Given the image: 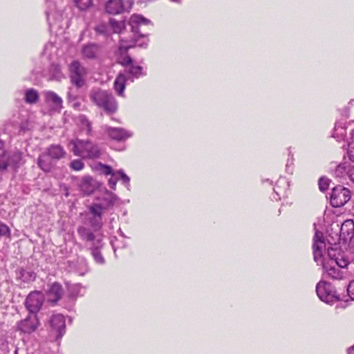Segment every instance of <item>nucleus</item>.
Masks as SVG:
<instances>
[{
	"instance_id": "17",
	"label": "nucleus",
	"mask_w": 354,
	"mask_h": 354,
	"mask_svg": "<svg viewBox=\"0 0 354 354\" xmlns=\"http://www.w3.org/2000/svg\"><path fill=\"white\" fill-rule=\"evenodd\" d=\"M96 200L99 201L100 204L106 209L113 207L119 198L112 192L105 189L103 194L101 196H97Z\"/></svg>"
},
{
	"instance_id": "21",
	"label": "nucleus",
	"mask_w": 354,
	"mask_h": 354,
	"mask_svg": "<svg viewBox=\"0 0 354 354\" xmlns=\"http://www.w3.org/2000/svg\"><path fill=\"white\" fill-rule=\"evenodd\" d=\"M37 164L38 167L45 173L50 172L55 165L53 160L47 154L46 151L39 156L37 160Z\"/></svg>"
},
{
	"instance_id": "9",
	"label": "nucleus",
	"mask_w": 354,
	"mask_h": 354,
	"mask_svg": "<svg viewBox=\"0 0 354 354\" xmlns=\"http://www.w3.org/2000/svg\"><path fill=\"white\" fill-rule=\"evenodd\" d=\"M44 304V296L39 291L30 292L26 297L25 301L26 308L28 310L29 314L32 315H37Z\"/></svg>"
},
{
	"instance_id": "39",
	"label": "nucleus",
	"mask_w": 354,
	"mask_h": 354,
	"mask_svg": "<svg viewBox=\"0 0 354 354\" xmlns=\"http://www.w3.org/2000/svg\"><path fill=\"white\" fill-rule=\"evenodd\" d=\"M95 30L97 34L102 35L104 36H107L110 33L109 27L106 24H103V23L100 24L97 26H96L95 28Z\"/></svg>"
},
{
	"instance_id": "18",
	"label": "nucleus",
	"mask_w": 354,
	"mask_h": 354,
	"mask_svg": "<svg viewBox=\"0 0 354 354\" xmlns=\"http://www.w3.org/2000/svg\"><path fill=\"white\" fill-rule=\"evenodd\" d=\"M98 187V182L91 176H84L80 184V189L85 195L91 194Z\"/></svg>"
},
{
	"instance_id": "3",
	"label": "nucleus",
	"mask_w": 354,
	"mask_h": 354,
	"mask_svg": "<svg viewBox=\"0 0 354 354\" xmlns=\"http://www.w3.org/2000/svg\"><path fill=\"white\" fill-rule=\"evenodd\" d=\"M69 146L71 147V151L75 156L82 158L95 159L100 158L102 153L99 145L88 139L71 140Z\"/></svg>"
},
{
	"instance_id": "30",
	"label": "nucleus",
	"mask_w": 354,
	"mask_h": 354,
	"mask_svg": "<svg viewBox=\"0 0 354 354\" xmlns=\"http://www.w3.org/2000/svg\"><path fill=\"white\" fill-rule=\"evenodd\" d=\"M17 278L21 279L24 283H30L35 280L37 274L30 270L25 268H20L17 271Z\"/></svg>"
},
{
	"instance_id": "14",
	"label": "nucleus",
	"mask_w": 354,
	"mask_h": 354,
	"mask_svg": "<svg viewBox=\"0 0 354 354\" xmlns=\"http://www.w3.org/2000/svg\"><path fill=\"white\" fill-rule=\"evenodd\" d=\"M48 3V8L46 11L47 21L50 26H51L56 21H59L62 19V12L57 10L56 5L53 1L46 0Z\"/></svg>"
},
{
	"instance_id": "8",
	"label": "nucleus",
	"mask_w": 354,
	"mask_h": 354,
	"mask_svg": "<svg viewBox=\"0 0 354 354\" xmlns=\"http://www.w3.org/2000/svg\"><path fill=\"white\" fill-rule=\"evenodd\" d=\"M69 71L71 82L77 88L82 87L85 84L86 69L78 61H74L70 64Z\"/></svg>"
},
{
	"instance_id": "54",
	"label": "nucleus",
	"mask_w": 354,
	"mask_h": 354,
	"mask_svg": "<svg viewBox=\"0 0 354 354\" xmlns=\"http://www.w3.org/2000/svg\"><path fill=\"white\" fill-rule=\"evenodd\" d=\"M171 1L179 3L181 0H171Z\"/></svg>"
},
{
	"instance_id": "52",
	"label": "nucleus",
	"mask_w": 354,
	"mask_h": 354,
	"mask_svg": "<svg viewBox=\"0 0 354 354\" xmlns=\"http://www.w3.org/2000/svg\"><path fill=\"white\" fill-rule=\"evenodd\" d=\"M344 115L347 118L348 116V109H346L345 110V113H344Z\"/></svg>"
},
{
	"instance_id": "42",
	"label": "nucleus",
	"mask_w": 354,
	"mask_h": 354,
	"mask_svg": "<svg viewBox=\"0 0 354 354\" xmlns=\"http://www.w3.org/2000/svg\"><path fill=\"white\" fill-rule=\"evenodd\" d=\"M118 63L123 66L124 68H127V66L133 64V59L129 55H125L124 56L120 57Z\"/></svg>"
},
{
	"instance_id": "22",
	"label": "nucleus",
	"mask_w": 354,
	"mask_h": 354,
	"mask_svg": "<svg viewBox=\"0 0 354 354\" xmlns=\"http://www.w3.org/2000/svg\"><path fill=\"white\" fill-rule=\"evenodd\" d=\"M105 9L111 15L121 14L124 11V0H109Z\"/></svg>"
},
{
	"instance_id": "12",
	"label": "nucleus",
	"mask_w": 354,
	"mask_h": 354,
	"mask_svg": "<svg viewBox=\"0 0 354 354\" xmlns=\"http://www.w3.org/2000/svg\"><path fill=\"white\" fill-rule=\"evenodd\" d=\"M64 295V289L62 286L58 282H53L48 285V289L46 291L48 301L52 305H55L62 298Z\"/></svg>"
},
{
	"instance_id": "32",
	"label": "nucleus",
	"mask_w": 354,
	"mask_h": 354,
	"mask_svg": "<svg viewBox=\"0 0 354 354\" xmlns=\"http://www.w3.org/2000/svg\"><path fill=\"white\" fill-rule=\"evenodd\" d=\"M39 93L34 88H28L24 92V100L28 104H35L39 100Z\"/></svg>"
},
{
	"instance_id": "37",
	"label": "nucleus",
	"mask_w": 354,
	"mask_h": 354,
	"mask_svg": "<svg viewBox=\"0 0 354 354\" xmlns=\"http://www.w3.org/2000/svg\"><path fill=\"white\" fill-rule=\"evenodd\" d=\"M348 167L346 165V163L339 164L336 167L334 171V174L337 178H342L345 174H347Z\"/></svg>"
},
{
	"instance_id": "4",
	"label": "nucleus",
	"mask_w": 354,
	"mask_h": 354,
	"mask_svg": "<svg viewBox=\"0 0 354 354\" xmlns=\"http://www.w3.org/2000/svg\"><path fill=\"white\" fill-rule=\"evenodd\" d=\"M90 99L97 107L111 114L116 111L117 102L113 95L100 88L93 89L90 93Z\"/></svg>"
},
{
	"instance_id": "11",
	"label": "nucleus",
	"mask_w": 354,
	"mask_h": 354,
	"mask_svg": "<svg viewBox=\"0 0 354 354\" xmlns=\"http://www.w3.org/2000/svg\"><path fill=\"white\" fill-rule=\"evenodd\" d=\"M102 129L109 138L118 142L124 141L133 136L131 131L123 128L104 125Z\"/></svg>"
},
{
	"instance_id": "53",
	"label": "nucleus",
	"mask_w": 354,
	"mask_h": 354,
	"mask_svg": "<svg viewBox=\"0 0 354 354\" xmlns=\"http://www.w3.org/2000/svg\"><path fill=\"white\" fill-rule=\"evenodd\" d=\"M73 288L76 290V289L79 288V286L78 285H74V286H73Z\"/></svg>"
},
{
	"instance_id": "46",
	"label": "nucleus",
	"mask_w": 354,
	"mask_h": 354,
	"mask_svg": "<svg viewBox=\"0 0 354 354\" xmlns=\"http://www.w3.org/2000/svg\"><path fill=\"white\" fill-rule=\"evenodd\" d=\"M98 166L100 168L101 173L104 175L113 176V174L115 173V171H113L112 167L109 165H104L100 162Z\"/></svg>"
},
{
	"instance_id": "10",
	"label": "nucleus",
	"mask_w": 354,
	"mask_h": 354,
	"mask_svg": "<svg viewBox=\"0 0 354 354\" xmlns=\"http://www.w3.org/2000/svg\"><path fill=\"white\" fill-rule=\"evenodd\" d=\"M40 323L37 315H28L25 319L17 324L18 330L23 333L30 334L35 332L39 326Z\"/></svg>"
},
{
	"instance_id": "44",
	"label": "nucleus",
	"mask_w": 354,
	"mask_h": 354,
	"mask_svg": "<svg viewBox=\"0 0 354 354\" xmlns=\"http://www.w3.org/2000/svg\"><path fill=\"white\" fill-rule=\"evenodd\" d=\"M77 7L81 10H86L92 4V0H75Z\"/></svg>"
},
{
	"instance_id": "48",
	"label": "nucleus",
	"mask_w": 354,
	"mask_h": 354,
	"mask_svg": "<svg viewBox=\"0 0 354 354\" xmlns=\"http://www.w3.org/2000/svg\"><path fill=\"white\" fill-rule=\"evenodd\" d=\"M120 180L118 176H112L111 178H109L108 181V185L113 190L116 189L117 181Z\"/></svg>"
},
{
	"instance_id": "45",
	"label": "nucleus",
	"mask_w": 354,
	"mask_h": 354,
	"mask_svg": "<svg viewBox=\"0 0 354 354\" xmlns=\"http://www.w3.org/2000/svg\"><path fill=\"white\" fill-rule=\"evenodd\" d=\"M338 253H340V252L337 250V247H335V248L331 247V248H328L327 254L330 259V260L328 261L330 263H332V262L334 261L336 259V258L338 257Z\"/></svg>"
},
{
	"instance_id": "34",
	"label": "nucleus",
	"mask_w": 354,
	"mask_h": 354,
	"mask_svg": "<svg viewBox=\"0 0 354 354\" xmlns=\"http://www.w3.org/2000/svg\"><path fill=\"white\" fill-rule=\"evenodd\" d=\"M113 176H118L120 180H122V183L126 186V187L129 190L130 189V178L124 172L122 169L116 171L115 173L113 174Z\"/></svg>"
},
{
	"instance_id": "19",
	"label": "nucleus",
	"mask_w": 354,
	"mask_h": 354,
	"mask_svg": "<svg viewBox=\"0 0 354 354\" xmlns=\"http://www.w3.org/2000/svg\"><path fill=\"white\" fill-rule=\"evenodd\" d=\"M347 153L349 159L354 162V129L350 133V138L348 140ZM347 175L350 180L354 183V165L348 167Z\"/></svg>"
},
{
	"instance_id": "2",
	"label": "nucleus",
	"mask_w": 354,
	"mask_h": 354,
	"mask_svg": "<svg viewBox=\"0 0 354 354\" xmlns=\"http://www.w3.org/2000/svg\"><path fill=\"white\" fill-rule=\"evenodd\" d=\"M129 24L133 32L132 42L133 44L124 47L125 48L133 46L146 48L149 42V33L146 31L145 28L152 26L151 21L141 15L134 14L131 16Z\"/></svg>"
},
{
	"instance_id": "29",
	"label": "nucleus",
	"mask_w": 354,
	"mask_h": 354,
	"mask_svg": "<svg viewBox=\"0 0 354 354\" xmlns=\"http://www.w3.org/2000/svg\"><path fill=\"white\" fill-rule=\"evenodd\" d=\"M128 81V77H127V75L124 73L120 72L114 81V89L118 95H123L126 84Z\"/></svg>"
},
{
	"instance_id": "33",
	"label": "nucleus",
	"mask_w": 354,
	"mask_h": 354,
	"mask_svg": "<svg viewBox=\"0 0 354 354\" xmlns=\"http://www.w3.org/2000/svg\"><path fill=\"white\" fill-rule=\"evenodd\" d=\"M280 185H285L286 187L288 183L284 178L280 179L277 182L275 187L273 188L274 195L272 196V199L276 201L279 200L281 196L285 194V192L281 189Z\"/></svg>"
},
{
	"instance_id": "50",
	"label": "nucleus",
	"mask_w": 354,
	"mask_h": 354,
	"mask_svg": "<svg viewBox=\"0 0 354 354\" xmlns=\"http://www.w3.org/2000/svg\"><path fill=\"white\" fill-rule=\"evenodd\" d=\"M19 131H21V132H25L26 131H27L28 129V124L26 123V124H21L20 125V127H19Z\"/></svg>"
},
{
	"instance_id": "43",
	"label": "nucleus",
	"mask_w": 354,
	"mask_h": 354,
	"mask_svg": "<svg viewBox=\"0 0 354 354\" xmlns=\"http://www.w3.org/2000/svg\"><path fill=\"white\" fill-rule=\"evenodd\" d=\"M330 180L325 176H322L319 179L318 185L321 192H324L328 189L330 185Z\"/></svg>"
},
{
	"instance_id": "1",
	"label": "nucleus",
	"mask_w": 354,
	"mask_h": 354,
	"mask_svg": "<svg viewBox=\"0 0 354 354\" xmlns=\"http://www.w3.org/2000/svg\"><path fill=\"white\" fill-rule=\"evenodd\" d=\"M314 227L315 232L313 237V249L315 261L317 264L320 263L322 265L323 269L328 277L336 280L346 279L347 277L346 272L342 271L334 264L325 261L326 260L323 257V249L326 247L324 234L322 232L316 230L315 224H314Z\"/></svg>"
},
{
	"instance_id": "40",
	"label": "nucleus",
	"mask_w": 354,
	"mask_h": 354,
	"mask_svg": "<svg viewBox=\"0 0 354 354\" xmlns=\"http://www.w3.org/2000/svg\"><path fill=\"white\" fill-rule=\"evenodd\" d=\"M11 236V230L10 227L0 221V238L1 237H7L10 238Z\"/></svg>"
},
{
	"instance_id": "5",
	"label": "nucleus",
	"mask_w": 354,
	"mask_h": 354,
	"mask_svg": "<svg viewBox=\"0 0 354 354\" xmlns=\"http://www.w3.org/2000/svg\"><path fill=\"white\" fill-rule=\"evenodd\" d=\"M23 153L19 151L7 153L4 149V142L0 140V171L3 172L8 168L12 167L17 169L19 167L22 161Z\"/></svg>"
},
{
	"instance_id": "35",
	"label": "nucleus",
	"mask_w": 354,
	"mask_h": 354,
	"mask_svg": "<svg viewBox=\"0 0 354 354\" xmlns=\"http://www.w3.org/2000/svg\"><path fill=\"white\" fill-rule=\"evenodd\" d=\"M109 22L115 33H120L124 28V23L122 21H116L114 19H111Z\"/></svg>"
},
{
	"instance_id": "20",
	"label": "nucleus",
	"mask_w": 354,
	"mask_h": 354,
	"mask_svg": "<svg viewBox=\"0 0 354 354\" xmlns=\"http://www.w3.org/2000/svg\"><path fill=\"white\" fill-rule=\"evenodd\" d=\"M77 124L80 132L87 136H93L92 122L84 115H80L77 119Z\"/></svg>"
},
{
	"instance_id": "56",
	"label": "nucleus",
	"mask_w": 354,
	"mask_h": 354,
	"mask_svg": "<svg viewBox=\"0 0 354 354\" xmlns=\"http://www.w3.org/2000/svg\"><path fill=\"white\" fill-rule=\"evenodd\" d=\"M121 235L124 237V234L121 232Z\"/></svg>"
},
{
	"instance_id": "7",
	"label": "nucleus",
	"mask_w": 354,
	"mask_h": 354,
	"mask_svg": "<svg viewBox=\"0 0 354 354\" xmlns=\"http://www.w3.org/2000/svg\"><path fill=\"white\" fill-rule=\"evenodd\" d=\"M351 195L348 189L337 185L333 188L330 194V204L333 207H339L344 205L350 199Z\"/></svg>"
},
{
	"instance_id": "15",
	"label": "nucleus",
	"mask_w": 354,
	"mask_h": 354,
	"mask_svg": "<svg viewBox=\"0 0 354 354\" xmlns=\"http://www.w3.org/2000/svg\"><path fill=\"white\" fill-rule=\"evenodd\" d=\"M354 235V222L351 219L346 220L341 225L339 230V239L346 243Z\"/></svg>"
},
{
	"instance_id": "47",
	"label": "nucleus",
	"mask_w": 354,
	"mask_h": 354,
	"mask_svg": "<svg viewBox=\"0 0 354 354\" xmlns=\"http://www.w3.org/2000/svg\"><path fill=\"white\" fill-rule=\"evenodd\" d=\"M111 244L113 249L114 253L116 252L117 249L125 248L127 245L125 243H123L122 241L120 242L115 237L114 238V239H112L111 241Z\"/></svg>"
},
{
	"instance_id": "26",
	"label": "nucleus",
	"mask_w": 354,
	"mask_h": 354,
	"mask_svg": "<svg viewBox=\"0 0 354 354\" xmlns=\"http://www.w3.org/2000/svg\"><path fill=\"white\" fill-rule=\"evenodd\" d=\"M46 152L53 160H60L66 154L64 148L58 145H51L46 149Z\"/></svg>"
},
{
	"instance_id": "24",
	"label": "nucleus",
	"mask_w": 354,
	"mask_h": 354,
	"mask_svg": "<svg viewBox=\"0 0 354 354\" xmlns=\"http://www.w3.org/2000/svg\"><path fill=\"white\" fill-rule=\"evenodd\" d=\"M103 247L102 239H97L96 242L91 246L90 250L91 254L97 263L103 265L105 263V259L103 257L100 249Z\"/></svg>"
},
{
	"instance_id": "41",
	"label": "nucleus",
	"mask_w": 354,
	"mask_h": 354,
	"mask_svg": "<svg viewBox=\"0 0 354 354\" xmlns=\"http://www.w3.org/2000/svg\"><path fill=\"white\" fill-rule=\"evenodd\" d=\"M84 167V163L80 159L73 160L70 162V168L74 171H81Z\"/></svg>"
},
{
	"instance_id": "38",
	"label": "nucleus",
	"mask_w": 354,
	"mask_h": 354,
	"mask_svg": "<svg viewBox=\"0 0 354 354\" xmlns=\"http://www.w3.org/2000/svg\"><path fill=\"white\" fill-rule=\"evenodd\" d=\"M332 263L340 269L346 268L348 264V261L340 253H338V257Z\"/></svg>"
},
{
	"instance_id": "49",
	"label": "nucleus",
	"mask_w": 354,
	"mask_h": 354,
	"mask_svg": "<svg viewBox=\"0 0 354 354\" xmlns=\"http://www.w3.org/2000/svg\"><path fill=\"white\" fill-rule=\"evenodd\" d=\"M292 165H293V158H292V156H291L290 158H288V161H287V164H286V170H287L288 172H289L288 171L289 167L290 166H292Z\"/></svg>"
},
{
	"instance_id": "31",
	"label": "nucleus",
	"mask_w": 354,
	"mask_h": 354,
	"mask_svg": "<svg viewBox=\"0 0 354 354\" xmlns=\"http://www.w3.org/2000/svg\"><path fill=\"white\" fill-rule=\"evenodd\" d=\"M346 133V127L345 122H337L335 124V127L333 129V137L337 140V141L340 142L342 140H344Z\"/></svg>"
},
{
	"instance_id": "28",
	"label": "nucleus",
	"mask_w": 354,
	"mask_h": 354,
	"mask_svg": "<svg viewBox=\"0 0 354 354\" xmlns=\"http://www.w3.org/2000/svg\"><path fill=\"white\" fill-rule=\"evenodd\" d=\"M77 232L83 241L86 242H91V245L93 243L96 242L97 239H101L100 238H96L91 230L84 226H80L77 228Z\"/></svg>"
},
{
	"instance_id": "36",
	"label": "nucleus",
	"mask_w": 354,
	"mask_h": 354,
	"mask_svg": "<svg viewBox=\"0 0 354 354\" xmlns=\"http://www.w3.org/2000/svg\"><path fill=\"white\" fill-rule=\"evenodd\" d=\"M347 295L343 296V300L346 302L348 301H354V280L350 281L347 285Z\"/></svg>"
},
{
	"instance_id": "25",
	"label": "nucleus",
	"mask_w": 354,
	"mask_h": 354,
	"mask_svg": "<svg viewBox=\"0 0 354 354\" xmlns=\"http://www.w3.org/2000/svg\"><path fill=\"white\" fill-rule=\"evenodd\" d=\"M45 102L54 109H60L62 107V100L53 91L44 92Z\"/></svg>"
},
{
	"instance_id": "51",
	"label": "nucleus",
	"mask_w": 354,
	"mask_h": 354,
	"mask_svg": "<svg viewBox=\"0 0 354 354\" xmlns=\"http://www.w3.org/2000/svg\"><path fill=\"white\" fill-rule=\"evenodd\" d=\"M348 354H354V345L349 348H348Z\"/></svg>"
},
{
	"instance_id": "6",
	"label": "nucleus",
	"mask_w": 354,
	"mask_h": 354,
	"mask_svg": "<svg viewBox=\"0 0 354 354\" xmlns=\"http://www.w3.org/2000/svg\"><path fill=\"white\" fill-rule=\"evenodd\" d=\"M316 292L320 300L328 304L343 300V298H340V296L337 294L335 287L325 281H320L317 283Z\"/></svg>"
},
{
	"instance_id": "13",
	"label": "nucleus",
	"mask_w": 354,
	"mask_h": 354,
	"mask_svg": "<svg viewBox=\"0 0 354 354\" xmlns=\"http://www.w3.org/2000/svg\"><path fill=\"white\" fill-rule=\"evenodd\" d=\"M49 323L51 328L57 333L56 339H61L66 333L65 317L61 314L53 315Z\"/></svg>"
},
{
	"instance_id": "27",
	"label": "nucleus",
	"mask_w": 354,
	"mask_h": 354,
	"mask_svg": "<svg viewBox=\"0 0 354 354\" xmlns=\"http://www.w3.org/2000/svg\"><path fill=\"white\" fill-rule=\"evenodd\" d=\"M99 53V45L90 43L84 45L82 48V54L84 58L86 59H95Z\"/></svg>"
},
{
	"instance_id": "23",
	"label": "nucleus",
	"mask_w": 354,
	"mask_h": 354,
	"mask_svg": "<svg viewBox=\"0 0 354 354\" xmlns=\"http://www.w3.org/2000/svg\"><path fill=\"white\" fill-rule=\"evenodd\" d=\"M89 212L95 218V222H91L93 227H101L102 226V216L104 207L100 203H93L88 208Z\"/></svg>"
},
{
	"instance_id": "55",
	"label": "nucleus",
	"mask_w": 354,
	"mask_h": 354,
	"mask_svg": "<svg viewBox=\"0 0 354 354\" xmlns=\"http://www.w3.org/2000/svg\"><path fill=\"white\" fill-rule=\"evenodd\" d=\"M68 95L69 97H71V91L68 92Z\"/></svg>"
},
{
	"instance_id": "16",
	"label": "nucleus",
	"mask_w": 354,
	"mask_h": 354,
	"mask_svg": "<svg viewBox=\"0 0 354 354\" xmlns=\"http://www.w3.org/2000/svg\"><path fill=\"white\" fill-rule=\"evenodd\" d=\"M122 73L127 75L128 80L131 82H133L134 80L147 75V72L144 70L142 66L135 65L134 64L127 66Z\"/></svg>"
}]
</instances>
